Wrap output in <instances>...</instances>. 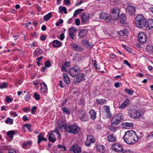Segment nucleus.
I'll use <instances>...</instances> for the list:
<instances>
[{"mask_svg": "<svg viewBox=\"0 0 153 153\" xmlns=\"http://www.w3.org/2000/svg\"><path fill=\"white\" fill-rule=\"evenodd\" d=\"M58 124L60 130L61 131H65L69 133L76 134L79 133L80 131V128L76 125H68L62 121H59Z\"/></svg>", "mask_w": 153, "mask_h": 153, "instance_id": "f257e3e1", "label": "nucleus"}, {"mask_svg": "<svg viewBox=\"0 0 153 153\" xmlns=\"http://www.w3.org/2000/svg\"><path fill=\"white\" fill-rule=\"evenodd\" d=\"M123 138L125 142L131 145L136 143L138 140V135L136 132L133 130L126 132Z\"/></svg>", "mask_w": 153, "mask_h": 153, "instance_id": "f03ea898", "label": "nucleus"}, {"mask_svg": "<svg viewBox=\"0 0 153 153\" xmlns=\"http://www.w3.org/2000/svg\"><path fill=\"white\" fill-rule=\"evenodd\" d=\"M136 25L139 28H143L146 25V22L145 18L141 14H138L135 19Z\"/></svg>", "mask_w": 153, "mask_h": 153, "instance_id": "7ed1b4c3", "label": "nucleus"}, {"mask_svg": "<svg viewBox=\"0 0 153 153\" xmlns=\"http://www.w3.org/2000/svg\"><path fill=\"white\" fill-rule=\"evenodd\" d=\"M120 9L117 8H113L110 13V16L111 19L114 20H117L119 17V13Z\"/></svg>", "mask_w": 153, "mask_h": 153, "instance_id": "20e7f679", "label": "nucleus"}, {"mask_svg": "<svg viewBox=\"0 0 153 153\" xmlns=\"http://www.w3.org/2000/svg\"><path fill=\"white\" fill-rule=\"evenodd\" d=\"M130 116L133 119H136L140 117L141 114L138 111L132 109L131 110Z\"/></svg>", "mask_w": 153, "mask_h": 153, "instance_id": "39448f33", "label": "nucleus"}, {"mask_svg": "<svg viewBox=\"0 0 153 153\" xmlns=\"http://www.w3.org/2000/svg\"><path fill=\"white\" fill-rule=\"evenodd\" d=\"M138 37V40L140 43L143 44L146 42V37L144 33L142 32L139 33Z\"/></svg>", "mask_w": 153, "mask_h": 153, "instance_id": "423d86ee", "label": "nucleus"}, {"mask_svg": "<svg viewBox=\"0 0 153 153\" xmlns=\"http://www.w3.org/2000/svg\"><path fill=\"white\" fill-rule=\"evenodd\" d=\"M113 149L117 152H121L123 150V148L122 146L118 143L113 144L112 146Z\"/></svg>", "mask_w": 153, "mask_h": 153, "instance_id": "0eeeda50", "label": "nucleus"}, {"mask_svg": "<svg viewBox=\"0 0 153 153\" xmlns=\"http://www.w3.org/2000/svg\"><path fill=\"white\" fill-rule=\"evenodd\" d=\"M135 8L132 6L129 5L128 6L126 11L130 15H132L135 13Z\"/></svg>", "mask_w": 153, "mask_h": 153, "instance_id": "6e6552de", "label": "nucleus"}, {"mask_svg": "<svg viewBox=\"0 0 153 153\" xmlns=\"http://www.w3.org/2000/svg\"><path fill=\"white\" fill-rule=\"evenodd\" d=\"M71 150L74 153H80L81 152V149L77 144L72 146Z\"/></svg>", "mask_w": 153, "mask_h": 153, "instance_id": "1a4fd4ad", "label": "nucleus"}, {"mask_svg": "<svg viewBox=\"0 0 153 153\" xmlns=\"http://www.w3.org/2000/svg\"><path fill=\"white\" fill-rule=\"evenodd\" d=\"M88 30L85 29L80 30L79 31L78 36L80 39L84 38L87 35Z\"/></svg>", "mask_w": 153, "mask_h": 153, "instance_id": "9d476101", "label": "nucleus"}, {"mask_svg": "<svg viewBox=\"0 0 153 153\" xmlns=\"http://www.w3.org/2000/svg\"><path fill=\"white\" fill-rule=\"evenodd\" d=\"M78 70L75 69V68H71L69 71V73L72 77L76 76L78 74Z\"/></svg>", "mask_w": 153, "mask_h": 153, "instance_id": "9b49d317", "label": "nucleus"}, {"mask_svg": "<svg viewBox=\"0 0 153 153\" xmlns=\"http://www.w3.org/2000/svg\"><path fill=\"white\" fill-rule=\"evenodd\" d=\"M48 139L49 141L52 143L54 142L56 140V139L55 136L53 133V131H50L48 133Z\"/></svg>", "mask_w": 153, "mask_h": 153, "instance_id": "f8f14e48", "label": "nucleus"}, {"mask_svg": "<svg viewBox=\"0 0 153 153\" xmlns=\"http://www.w3.org/2000/svg\"><path fill=\"white\" fill-rule=\"evenodd\" d=\"M146 23L147 25V26L146 27V30H150L153 28V19H148L146 22Z\"/></svg>", "mask_w": 153, "mask_h": 153, "instance_id": "ddd939ff", "label": "nucleus"}, {"mask_svg": "<svg viewBox=\"0 0 153 153\" xmlns=\"http://www.w3.org/2000/svg\"><path fill=\"white\" fill-rule=\"evenodd\" d=\"M84 75V73H82L80 74L77 75V76H76V80L74 81V84H76L77 83L80 82Z\"/></svg>", "mask_w": 153, "mask_h": 153, "instance_id": "4468645a", "label": "nucleus"}, {"mask_svg": "<svg viewBox=\"0 0 153 153\" xmlns=\"http://www.w3.org/2000/svg\"><path fill=\"white\" fill-rule=\"evenodd\" d=\"M63 80L65 83L68 84L70 83L71 81L68 75L66 73L63 74Z\"/></svg>", "mask_w": 153, "mask_h": 153, "instance_id": "2eb2a0df", "label": "nucleus"}, {"mask_svg": "<svg viewBox=\"0 0 153 153\" xmlns=\"http://www.w3.org/2000/svg\"><path fill=\"white\" fill-rule=\"evenodd\" d=\"M43 52V51L39 48H37L34 51L33 55L36 57L42 54Z\"/></svg>", "mask_w": 153, "mask_h": 153, "instance_id": "dca6fc26", "label": "nucleus"}, {"mask_svg": "<svg viewBox=\"0 0 153 153\" xmlns=\"http://www.w3.org/2000/svg\"><path fill=\"white\" fill-rule=\"evenodd\" d=\"M130 101L128 99L125 100L124 102L121 104L119 106V108L120 109H122L125 108L126 106L129 105Z\"/></svg>", "mask_w": 153, "mask_h": 153, "instance_id": "f3484780", "label": "nucleus"}, {"mask_svg": "<svg viewBox=\"0 0 153 153\" xmlns=\"http://www.w3.org/2000/svg\"><path fill=\"white\" fill-rule=\"evenodd\" d=\"M126 14L124 13H122L120 17V21L121 23L124 24L126 21Z\"/></svg>", "mask_w": 153, "mask_h": 153, "instance_id": "a211bd4d", "label": "nucleus"}, {"mask_svg": "<svg viewBox=\"0 0 153 153\" xmlns=\"http://www.w3.org/2000/svg\"><path fill=\"white\" fill-rule=\"evenodd\" d=\"M40 84L41 86L40 88L41 91L42 92L45 93L47 90V87L46 85L44 82H42Z\"/></svg>", "mask_w": 153, "mask_h": 153, "instance_id": "6ab92c4d", "label": "nucleus"}, {"mask_svg": "<svg viewBox=\"0 0 153 153\" xmlns=\"http://www.w3.org/2000/svg\"><path fill=\"white\" fill-rule=\"evenodd\" d=\"M115 118L116 117H115L112 118L111 121V124L112 125H117L120 123L118 119H116Z\"/></svg>", "mask_w": 153, "mask_h": 153, "instance_id": "aec40b11", "label": "nucleus"}, {"mask_svg": "<svg viewBox=\"0 0 153 153\" xmlns=\"http://www.w3.org/2000/svg\"><path fill=\"white\" fill-rule=\"evenodd\" d=\"M96 148L97 151L100 152L101 153H103L105 152L104 147L103 145H97Z\"/></svg>", "mask_w": 153, "mask_h": 153, "instance_id": "412c9836", "label": "nucleus"}, {"mask_svg": "<svg viewBox=\"0 0 153 153\" xmlns=\"http://www.w3.org/2000/svg\"><path fill=\"white\" fill-rule=\"evenodd\" d=\"M71 46L74 49L75 51H79L81 49L80 46L75 43H72L71 45Z\"/></svg>", "mask_w": 153, "mask_h": 153, "instance_id": "4be33fe9", "label": "nucleus"}, {"mask_svg": "<svg viewBox=\"0 0 153 153\" xmlns=\"http://www.w3.org/2000/svg\"><path fill=\"white\" fill-rule=\"evenodd\" d=\"M91 118L93 120H94L96 118V113L93 110H90L89 112Z\"/></svg>", "mask_w": 153, "mask_h": 153, "instance_id": "5701e85b", "label": "nucleus"}, {"mask_svg": "<svg viewBox=\"0 0 153 153\" xmlns=\"http://www.w3.org/2000/svg\"><path fill=\"white\" fill-rule=\"evenodd\" d=\"M82 21L81 22L82 23H84L85 22L86 20L89 19V16L88 15L87 16H85V14H83L81 15Z\"/></svg>", "mask_w": 153, "mask_h": 153, "instance_id": "b1692460", "label": "nucleus"}, {"mask_svg": "<svg viewBox=\"0 0 153 153\" xmlns=\"http://www.w3.org/2000/svg\"><path fill=\"white\" fill-rule=\"evenodd\" d=\"M113 117H116V119H118L120 122L121 121V120H122L124 118L123 114L122 113H120L118 114H117Z\"/></svg>", "mask_w": 153, "mask_h": 153, "instance_id": "393cba45", "label": "nucleus"}, {"mask_svg": "<svg viewBox=\"0 0 153 153\" xmlns=\"http://www.w3.org/2000/svg\"><path fill=\"white\" fill-rule=\"evenodd\" d=\"M61 45V42L58 40H55L53 41V45L54 47H59Z\"/></svg>", "mask_w": 153, "mask_h": 153, "instance_id": "a878e982", "label": "nucleus"}, {"mask_svg": "<svg viewBox=\"0 0 153 153\" xmlns=\"http://www.w3.org/2000/svg\"><path fill=\"white\" fill-rule=\"evenodd\" d=\"M108 140L109 142H113L116 140V138L113 134H111L108 135Z\"/></svg>", "mask_w": 153, "mask_h": 153, "instance_id": "bb28decb", "label": "nucleus"}, {"mask_svg": "<svg viewBox=\"0 0 153 153\" xmlns=\"http://www.w3.org/2000/svg\"><path fill=\"white\" fill-rule=\"evenodd\" d=\"M52 16V13L51 12H50L48 14L44 16V20L45 21H48Z\"/></svg>", "mask_w": 153, "mask_h": 153, "instance_id": "cd10ccee", "label": "nucleus"}, {"mask_svg": "<svg viewBox=\"0 0 153 153\" xmlns=\"http://www.w3.org/2000/svg\"><path fill=\"white\" fill-rule=\"evenodd\" d=\"M79 117L81 120L83 122L86 121L88 120L86 116V113L81 115V116H79Z\"/></svg>", "mask_w": 153, "mask_h": 153, "instance_id": "c85d7f7f", "label": "nucleus"}, {"mask_svg": "<svg viewBox=\"0 0 153 153\" xmlns=\"http://www.w3.org/2000/svg\"><path fill=\"white\" fill-rule=\"evenodd\" d=\"M96 101L97 102L98 104L100 105H102L107 102V101L105 99H97L96 100Z\"/></svg>", "mask_w": 153, "mask_h": 153, "instance_id": "c756f323", "label": "nucleus"}, {"mask_svg": "<svg viewBox=\"0 0 153 153\" xmlns=\"http://www.w3.org/2000/svg\"><path fill=\"white\" fill-rule=\"evenodd\" d=\"M87 140L90 142L91 143H92L94 142L95 140V139L92 136H88L87 138Z\"/></svg>", "mask_w": 153, "mask_h": 153, "instance_id": "7c9ffc66", "label": "nucleus"}, {"mask_svg": "<svg viewBox=\"0 0 153 153\" xmlns=\"http://www.w3.org/2000/svg\"><path fill=\"white\" fill-rule=\"evenodd\" d=\"M111 19L110 15H109L107 14V15H106V16L104 20H105L106 22L109 23L111 22Z\"/></svg>", "mask_w": 153, "mask_h": 153, "instance_id": "2f4dec72", "label": "nucleus"}, {"mask_svg": "<svg viewBox=\"0 0 153 153\" xmlns=\"http://www.w3.org/2000/svg\"><path fill=\"white\" fill-rule=\"evenodd\" d=\"M7 134L8 137L13 139V135L15 134V131H10L7 132Z\"/></svg>", "mask_w": 153, "mask_h": 153, "instance_id": "473e14b6", "label": "nucleus"}, {"mask_svg": "<svg viewBox=\"0 0 153 153\" xmlns=\"http://www.w3.org/2000/svg\"><path fill=\"white\" fill-rule=\"evenodd\" d=\"M42 133H40V134L38 135V144H39V143L43 141V139L44 138L42 137Z\"/></svg>", "mask_w": 153, "mask_h": 153, "instance_id": "72a5a7b5", "label": "nucleus"}, {"mask_svg": "<svg viewBox=\"0 0 153 153\" xmlns=\"http://www.w3.org/2000/svg\"><path fill=\"white\" fill-rule=\"evenodd\" d=\"M59 10L61 13H62V11H64V13L65 14H67L68 13L66 8L65 7H59Z\"/></svg>", "mask_w": 153, "mask_h": 153, "instance_id": "f704fd0d", "label": "nucleus"}, {"mask_svg": "<svg viewBox=\"0 0 153 153\" xmlns=\"http://www.w3.org/2000/svg\"><path fill=\"white\" fill-rule=\"evenodd\" d=\"M84 9H78L76 10L74 13V16L76 17L78 14L80 13L81 12L83 11Z\"/></svg>", "mask_w": 153, "mask_h": 153, "instance_id": "c9c22d12", "label": "nucleus"}, {"mask_svg": "<svg viewBox=\"0 0 153 153\" xmlns=\"http://www.w3.org/2000/svg\"><path fill=\"white\" fill-rule=\"evenodd\" d=\"M81 58L82 56L80 55L77 54L74 57L73 59L74 60L79 61L81 59Z\"/></svg>", "mask_w": 153, "mask_h": 153, "instance_id": "e433bc0d", "label": "nucleus"}, {"mask_svg": "<svg viewBox=\"0 0 153 153\" xmlns=\"http://www.w3.org/2000/svg\"><path fill=\"white\" fill-rule=\"evenodd\" d=\"M123 125L126 126V127H133V124L132 123L125 122L123 123Z\"/></svg>", "mask_w": 153, "mask_h": 153, "instance_id": "4c0bfd02", "label": "nucleus"}, {"mask_svg": "<svg viewBox=\"0 0 153 153\" xmlns=\"http://www.w3.org/2000/svg\"><path fill=\"white\" fill-rule=\"evenodd\" d=\"M7 87V83L5 82L2 83L0 85V89H3Z\"/></svg>", "mask_w": 153, "mask_h": 153, "instance_id": "58836bf2", "label": "nucleus"}, {"mask_svg": "<svg viewBox=\"0 0 153 153\" xmlns=\"http://www.w3.org/2000/svg\"><path fill=\"white\" fill-rule=\"evenodd\" d=\"M62 109L63 112H64L66 114H70V112L68 111V108L64 107H63L62 108Z\"/></svg>", "mask_w": 153, "mask_h": 153, "instance_id": "ea45409f", "label": "nucleus"}, {"mask_svg": "<svg viewBox=\"0 0 153 153\" xmlns=\"http://www.w3.org/2000/svg\"><path fill=\"white\" fill-rule=\"evenodd\" d=\"M107 13L104 12H102L101 13L100 15V19H104L106 15H107Z\"/></svg>", "mask_w": 153, "mask_h": 153, "instance_id": "a19ab883", "label": "nucleus"}, {"mask_svg": "<svg viewBox=\"0 0 153 153\" xmlns=\"http://www.w3.org/2000/svg\"><path fill=\"white\" fill-rule=\"evenodd\" d=\"M125 91L129 95H132L133 94V91L132 90L128 89L127 88L125 90Z\"/></svg>", "mask_w": 153, "mask_h": 153, "instance_id": "79ce46f5", "label": "nucleus"}, {"mask_svg": "<svg viewBox=\"0 0 153 153\" xmlns=\"http://www.w3.org/2000/svg\"><path fill=\"white\" fill-rule=\"evenodd\" d=\"M34 97L35 100H38L40 99V96L39 94L36 93H35L34 94Z\"/></svg>", "mask_w": 153, "mask_h": 153, "instance_id": "37998d69", "label": "nucleus"}, {"mask_svg": "<svg viewBox=\"0 0 153 153\" xmlns=\"http://www.w3.org/2000/svg\"><path fill=\"white\" fill-rule=\"evenodd\" d=\"M5 122L7 124H8L9 122L11 124H13V120L8 117L7 118V120H5Z\"/></svg>", "mask_w": 153, "mask_h": 153, "instance_id": "c03bdc74", "label": "nucleus"}, {"mask_svg": "<svg viewBox=\"0 0 153 153\" xmlns=\"http://www.w3.org/2000/svg\"><path fill=\"white\" fill-rule=\"evenodd\" d=\"M69 36L70 38H71L72 39H74V37L75 36L74 34L73 33V31L71 32H69Z\"/></svg>", "mask_w": 153, "mask_h": 153, "instance_id": "a18cd8bd", "label": "nucleus"}, {"mask_svg": "<svg viewBox=\"0 0 153 153\" xmlns=\"http://www.w3.org/2000/svg\"><path fill=\"white\" fill-rule=\"evenodd\" d=\"M46 67H49L51 66V64L50 61L48 60L45 64Z\"/></svg>", "mask_w": 153, "mask_h": 153, "instance_id": "49530a36", "label": "nucleus"}, {"mask_svg": "<svg viewBox=\"0 0 153 153\" xmlns=\"http://www.w3.org/2000/svg\"><path fill=\"white\" fill-rule=\"evenodd\" d=\"M117 127H114L113 126H111L110 127V130L113 132H115L116 131Z\"/></svg>", "mask_w": 153, "mask_h": 153, "instance_id": "de8ad7c7", "label": "nucleus"}, {"mask_svg": "<svg viewBox=\"0 0 153 153\" xmlns=\"http://www.w3.org/2000/svg\"><path fill=\"white\" fill-rule=\"evenodd\" d=\"M119 34L121 36H124L126 35V32L124 30H121L119 32Z\"/></svg>", "mask_w": 153, "mask_h": 153, "instance_id": "09e8293b", "label": "nucleus"}, {"mask_svg": "<svg viewBox=\"0 0 153 153\" xmlns=\"http://www.w3.org/2000/svg\"><path fill=\"white\" fill-rule=\"evenodd\" d=\"M13 100V99H12L10 98L8 96H7L6 97V99L5 101L6 102L9 103L12 102Z\"/></svg>", "mask_w": 153, "mask_h": 153, "instance_id": "8fccbe9b", "label": "nucleus"}, {"mask_svg": "<svg viewBox=\"0 0 153 153\" xmlns=\"http://www.w3.org/2000/svg\"><path fill=\"white\" fill-rule=\"evenodd\" d=\"M103 109L106 112L110 111L109 107L108 106L104 105L103 106Z\"/></svg>", "mask_w": 153, "mask_h": 153, "instance_id": "3c124183", "label": "nucleus"}, {"mask_svg": "<svg viewBox=\"0 0 153 153\" xmlns=\"http://www.w3.org/2000/svg\"><path fill=\"white\" fill-rule=\"evenodd\" d=\"M30 98V96L29 94H27L26 95L25 97V100L27 102L29 101Z\"/></svg>", "mask_w": 153, "mask_h": 153, "instance_id": "603ef678", "label": "nucleus"}, {"mask_svg": "<svg viewBox=\"0 0 153 153\" xmlns=\"http://www.w3.org/2000/svg\"><path fill=\"white\" fill-rule=\"evenodd\" d=\"M32 126V125L29 124H25L24 126V127H26L28 129V130L30 131H31V130L30 129V128H31Z\"/></svg>", "mask_w": 153, "mask_h": 153, "instance_id": "864d4df0", "label": "nucleus"}, {"mask_svg": "<svg viewBox=\"0 0 153 153\" xmlns=\"http://www.w3.org/2000/svg\"><path fill=\"white\" fill-rule=\"evenodd\" d=\"M76 27H73L70 28L69 29V32H72L73 31V33H75L76 31Z\"/></svg>", "mask_w": 153, "mask_h": 153, "instance_id": "5fc2aeb1", "label": "nucleus"}, {"mask_svg": "<svg viewBox=\"0 0 153 153\" xmlns=\"http://www.w3.org/2000/svg\"><path fill=\"white\" fill-rule=\"evenodd\" d=\"M46 39V36L45 35H42L40 36V39L42 41H45Z\"/></svg>", "mask_w": 153, "mask_h": 153, "instance_id": "6e6d98bb", "label": "nucleus"}, {"mask_svg": "<svg viewBox=\"0 0 153 153\" xmlns=\"http://www.w3.org/2000/svg\"><path fill=\"white\" fill-rule=\"evenodd\" d=\"M10 114L11 115H13L14 117H16L18 116L16 112L13 111H10Z\"/></svg>", "mask_w": 153, "mask_h": 153, "instance_id": "4d7b16f0", "label": "nucleus"}, {"mask_svg": "<svg viewBox=\"0 0 153 153\" xmlns=\"http://www.w3.org/2000/svg\"><path fill=\"white\" fill-rule=\"evenodd\" d=\"M123 153H132V152L130 150H122Z\"/></svg>", "mask_w": 153, "mask_h": 153, "instance_id": "13d9d810", "label": "nucleus"}, {"mask_svg": "<svg viewBox=\"0 0 153 153\" xmlns=\"http://www.w3.org/2000/svg\"><path fill=\"white\" fill-rule=\"evenodd\" d=\"M64 3L66 4L68 6L69 5L71 4L70 0H64Z\"/></svg>", "mask_w": 153, "mask_h": 153, "instance_id": "bf43d9fd", "label": "nucleus"}, {"mask_svg": "<svg viewBox=\"0 0 153 153\" xmlns=\"http://www.w3.org/2000/svg\"><path fill=\"white\" fill-rule=\"evenodd\" d=\"M75 24L78 26L80 25V20L79 19H76L75 20Z\"/></svg>", "mask_w": 153, "mask_h": 153, "instance_id": "052dcab7", "label": "nucleus"}, {"mask_svg": "<svg viewBox=\"0 0 153 153\" xmlns=\"http://www.w3.org/2000/svg\"><path fill=\"white\" fill-rule=\"evenodd\" d=\"M58 148H62L64 149L65 151L66 150L65 147L64 145H58Z\"/></svg>", "mask_w": 153, "mask_h": 153, "instance_id": "680f3d73", "label": "nucleus"}, {"mask_svg": "<svg viewBox=\"0 0 153 153\" xmlns=\"http://www.w3.org/2000/svg\"><path fill=\"white\" fill-rule=\"evenodd\" d=\"M106 117L107 118H110L111 117V114L110 113V111L109 112H106Z\"/></svg>", "mask_w": 153, "mask_h": 153, "instance_id": "e2e57ef3", "label": "nucleus"}, {"mask_svg": "<svg viewBox=\"0 0 153 153\" xmlns=\"http://www.w3.org/2000/svg\"><path fill=\"white\" fill-rule=\"evenodd\" d=\"M36 106H33L31 110V113L33 114H34L35 113V112L34 111V110L36 109Z\"/></svg>", "mask_w": 153, "mask_h": 153, "instance_id": "0e129e2a", "label": "nucleus"}, {"mask_svg": "<svg viewBox=\"0 0 153 153\" xmlns=\"http://www.w3.org/2000/svg\"><path fill=\"white\" fill-rule=\"evenodd\" d=\"M147 137L148 138L151 137L153 138V132L150 133L147 136Z\"/></svg>", "mask_w": 153, "mask_h": 153, "instance_id": "69168bd1", "label": "nucleus"}, {"mask_svg": "<svg viewBox=\"0 0 153 153\" xmlns=\"http://www.w3.org/2000/svg\"><path fill=\"white\" fill-rule=\"evenodd\" d=\"M114 86L116 88H118L120 87V83L118 82H116L114 84Z\"/></svg>", "mask_w": 153, "mask_h": 153, "instance_id": "338daca9", "label": "nucleus"}, {"mask_svg": "<svg viewBox=\"0 0 153 153\" xmlns=\"http://www.w3.org/2000/svg\"><path fill=\"white\" fill-rule=\"evenodd\" d=\"M124 63L126 64L129 67H131V65L126 60H124Z\"/></svg>", "mask_w": 153, "mask_h": 153, "instance_id": "774afa93", "label": "nucleus"}]
</instances>
